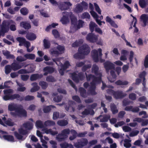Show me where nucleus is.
<instances>
[{
  "mask_svg": "<svg viewBox=\"0 0 148 148\" xmlns=\"http://www.w3.org/2000/svg\"><path fill=\"white\" fill-rule=\"evenodd\" d=\"M84 56L88 54L90 52V49L86 44H84L81 46L78 49Z\"/></svg>",
  "mask_w": 148,
  "mask_h": 148,
  "instance_id": "obj_9",
  "label": "nucleus"
},
{
  "mask_svg": "<svg viewBox=\"0 0 148 148\" xmlns=\"http://www.w3.org/2000/svg\"><path fill=\"white\" fill-rule=\"evenodd\" d=\"M110 107L111 110L113 114H115L118 112V110L115 104L114 103L111 104Z\"/></svg>",
  "mask_w": 148,
  "mask_h": 148,
  "instance_id": "obj_26",
  "label": "nucleus"
},
{
  "mask_svg": "<svg viewBox=\"0 0 148 148\" xmlns=\"http://www.w3.org/2000/svg\"><path fill=\"white\" fill-rule=\"evenodd\" d=\"M128 82L126 81H123L121 80H118L115 82L116 85L118 86H125L128 84Z\"/></svg>",
  "mask_w": 148,
  "mask_h": 148,
  "instance_id": "obj_32",
  "label": "nucleus"
},
{
  "mask_svg": "<svg viewBox=\"0 0 148 148\" xmlns=\"http://www.w3.org/2000/svg\"><path fill=\"white\" fill-rule=\"evenodd\" d=\"M59 8L61 10H67L68 9V7H67L64 3L60 4L59 6Z\"/></svg>",
  "mask_w": 148,
  "mask_h": 148,
  "instance_id": "obj_48",
  "label": "nucleus"
},
{
  "mask_svg": "<svg viewBox=\"0 0 148 148\" xmlns=\"http://www.w3.org/2000/svg\"><path fill=\"white\" fill-rule=\"evenodd\" d=\"M139 4L142 8H144L148 5V2L145 0H139Z\"/></svg>",
  "mask_w": 148,
  "mask_h": 148,
  "instance_id": "obj_30",
  "label": "nucleus"
},
{
  "mask_svg": "<svg viewBox=\"0 0 148 148\" xmlns=\"http://www.w3.org/2000/svg\"><path fill=\"white\" fill-rule=\"evenodd\" d=\"M46 81L49 82H53L56 81V80L52 75H49L46 78Z\"/></svg>",
  "mask_w": 148,
  "mask_h": 148,
  "instance_id": "obj_40",
  "label": "nucleus"
},
{
  "mask_svg": "<svg viewBox=\"0 0 148 148\" xmlns=\"http://www.w3.org/2000/svg\"><path fill=\"white\" fill-rule=\"evenodd\" d=\"M91 54L92 58L95 62H98L99 59L101 62H104L105 60L102 59V49L101 48L98 49V51L95 49L92 50L91 51Z\"/></svg>",
  "mask_w": 148,
  "mask_h": 148,
  "instance_id": "obj_4",
  "label": "nucleus"
},
{
  "mask_svg": "<svg viewBox=\"0 0 148 148\" xmlns=\"http://www.w3.org/2000/svg\"><path fill=\"white\" fill-rule=\"evenodd\" d=\"M34 96L28 95L26 96L24 98V100L25 101H31L34 99Z\"/></svg>",
  "mask_w": 148,
  "mask_h": 148,
  "instance_id": "obj_62",
  "label": "nucleus"
},
{
  "mask_svg": "<svg viewBox=\"0 0 148 148\" xmlns=\"http://www.w3.org/2000/svg\"><path fill=\"white\" fill-rule=\"evenodd\" d=\"M94 5L96 11L99 14H101V10L98 4L96 3H94Z\"/></svg>",
  "mask_w": 148,
  "mask_h": 148,
  "instance_id": "obj_56",
  "label": "nucleus"
},
{
  "mask_svg": "<svg viewBox=\"0 0 148 148\" xmlns=\"http://www.w3.org/2000/svg\"><path fill=\"white\" fill-rule=\"evenodd\" d=\"M80 95L83 98H86L87 95L86 90L82 87H80L79 89Z\"/></svg>",
  "mask_w": 148,
  "mask_h": 148,
  "instance_id": "obj_22",
  "label": "nucleus"
},
{
  "mask_svg": "<svg viewBox=\"0 0 148 148\" xmlns=\"http://www.w3.org/2000/svg\"><path fill=\"white\" fill-rule=\"evenodd\" d=\"M43 77L42 74H39L35 73L32 74L30 77V80L31 81H34L37 79L41 78Z\"/></svg>",
  "mask_w": 148,
  "mask_h": 148,
  "instance_id": "obj_18",
  "label": "nucleus"
},
{
  "mask_svg": "<svg viewBox=\"0 0 148 148\" xmlns=\"http://www.w3.org/2000/svg\"><path fill=\"white\" fill-rule=\"evenodd\" d=\"M74 58L76 59H82L85 58L84 55L79 51L78 50V52L75 53L73 56Z\"/></svg>",
  "mask_w": 148,
  "mask_h": 148,
  "instance_id": "obj_23",
  "label": "nucleus"
},
{
  "mask_svg": "<svg viewBox=\"0 0 148 148\" xmlns=\"http://www.w3.org/2000/svg\"><path fill=\"white\" fill-rule=\"evenodd\" d=\"M97 26V25L93 22H91L89 25V29L91 32H93L94 29V28Z\"/></svg>",
  "mask_w": 148,
  "mask_h": 148,
  "instance_id": "obj_41",
  "label": "nucleus"
},
{
  "mask_svg": "<svg viewBox=\"0 0 148 148\" xmlns=\"http://www.w3.org/2000/svg\"><path fill=\"white\" fill-rule=\"evenodd\" d=\"M59 113L58 112H55L53 113V120H56L59 117Z\"/></svg>",
  "mask_w": 148,
  "mask_h": 148,
  "instance_id": "obj_63",
  "label": "nucleus"
},
{
  "mask_svg": "<svg viewBox=\"0 0 148 148\" xmlns=\"http://www.w3.org/2000/svg\"><path fill=\"white\" fill-rule=\"evenodd\" d=\"M51 44L50 42L46 39L43 40V46L45 49H48L50 48Z\"/></svg>",
  "mask_w": 148,
  "mask_h": 148,
  "instance_id": "obj_36",
  "label": "nucleus"
},
{
  "mask_svg": "<svg viewBox=\"0 0 148 148\" xmlns=\"http://www.w3.org/2000/svg\"><path fill=\"white\" fill-rule=\"evenodd\" d=\"M21 13L23 15H26L29 12L28 10L26 8H23L20 10Z\"/></svg>",
  "mask_w": 148,
  "mask_h": 148,
  "instance_id": "obj_42",
  "label": "nucleus"
},
{
  "mask_svg": "<svg viewBox=\"0 0 148 148\" xmlns=\"http://www.w3.org/2000/svg\"><path fill=\"white\" fill-rule=\"evenodd\" d=\"M62 97L60 96H57L53 98V101L56 102L60 101L62 100Z\"/></svg>",
  "mask_w": 148,
  "mask_h": 148,
  "instance_id": "obj_61",
  "label": "nucleus"
},
{
  "mask_svg": "<svg viewBox=\"0 0 148 148\" xmlns=\"http://www.w3.org/2000/svg\"><path fill=\"white\" fill-rule=\"evenodd\" d=\"M55 125L54 121L50 120H48L45 121L44 123V125L46 127L49 126H53Z\"/></svg>",
  "mask_w": 148,
  "mask_h": 148,
  "instance_id": "obj_33",
  "label": "nucleus"
},
{
  "mask_svg": "<svg viewBox=\"0 0 148 148\" xmlns=\"http://www.w3.org/2000/svg\"><path fill=\"white\" fill-rule=\"evenodd\" d=\"M23 126L25 128L30 130L33 128V125L32 123L27 121L23 123Z\"/></svg>",
  "mask_w": 148,
  "mask_h": 148,
  "instance_id": "obj_19",
  "label": "nucleus"
},
{
  "mask_svg": "<svg viewBox=\"0 0 148 148\" xmlns=\"http://www.w3.org/2000/svg\"><path fill=\"white\" fill-rule=\"evenodd\" d=\"M20 25L25 29H28L31 28L30 24L26 22H22L20 23Z\"/></svg>",
  "mask_w": 148,
  "mask_h": 148,
  "instance_id": "obj_25",
  "label": "nucleus"
},
{
  "mask_svg": "<svg viewBox=\"0 0 148 148\" xmlns=\"http://www.w3.org/2000/svg\"><path fill=\"white\" fill-rule=\"evenodd\" d=\"M114 97L116 99H122L126 95V94L121 90H118L114 92Z\"/></svg>",
  "mask_w": 148,
  "mask_h": 148,
  "instance_id": "obj_13",
  "label": "nucleus"
},
{
  "mask_svg": "<svg viewBox=\"0 0 148 148\" xmlns=\"http://www.w3.org/2000/svg\"><path fill=\"white\" fill-rule=\"evenodd\" d=\"M71 66L69 62L68 61H66L64 64L61 66L62 68L64 70H66L68 68L69 66Z\"/></svg>",
  "mask_w": 148,
  "mask_h": 148,
  "instance_id": "obj_43",
  "label": "nucleus"
},
{
  "mask_svg": "<svg viewBox=\"0 0 148 148\" xmlns=\"http://www.w3.org/2000/svg\"><path fill=\"white\" fill-rule=\"evenodd\" d=\"M60 21L62 24H66L69 21L68 18L66 16H63L60 20Z\"/></svg>",
  "mask_w": 148,
  "mask_h": 148,
  "instance_id": "obj_39",
  "label": "nucleus"
},
{
  "mask_svg": "<svg viewBox=\"0 0 148 148\" xmlns=\"http://www.w3.org/2000/svg\"><path fill=\"white\" fill-rule=\"evenodd\" d=\"M8 110L11 112L10 114L13 117L18 116L21 118L26 117L27 116V112L21 104L11 103L8 105Z\"/></svg>",
  "mask_w": 148,
  "mask_h": 148,
  "instance_id": "obj_2",
  "label": "nucleus"
},
{
  "mask_svg": "<svg viewBox=\"0 0 148 148\" xmlns=\"http://www.w3.org/2000/svg\"><path fill=\"white\" fill-rule=\"evenodd\" d=\"M11 65L12 70L14 71L20 69L22 67V66H21L19 63L15 61H14Z\"/></svg>",
  "mask_w": 148,
  "mask_h": 148,
  "instance_id": "obj_15",
  "label": "nucleus"
},
{
  "mask_svg": "<svg viewBox=\"0 0 148 148\" xmlns=\"http://www.w3.org/2000/svg\"><path fill=\"white\" fill-rule=\"evenodd\" d=\"M83 7L80 3L77 4L74 9V12L76 13H80L83 11Z\"/></svg>",
  "mask_w": 148,
  "mask_h": 148,
  "instance_id": "obj_20",
  "label": "nucleus"
},
{
  "mask_svg": "<svg viewBox=\"0 0 148 148\" xmlns=\"http://www.w3.org/2000/svg\"><path fill=\"white\" fill-rule=\"evenodd\" d=\"M72 99L78 103H81V101L80 98L77 95L73 96L72 97Z\"/></svg>",
  "mask_w": 148,
  "mask_h": 148,
  "instance_id": "obj_53",
  "label": "nucleus"
},
{
  "mask_svg": "<svg viewBox=\"0 0 148 148\" xmlns=\"http://www.w3.org/2000/svg\"><path fill=\"white\" fill-rule=\"evenodd\" d=\"M4 95L3 97V99L5 101L8 100H13L15 99L19 98L20 101H22L24 99L23 97H20V95L18 94H11L13 93V90L11 89L5 90H3Z\"/></svg>",
  "mask_w": 148,
  "mask_h": 148,
  "instance_id": "obj_3",
  "label": "nucleus"
},
{
  "mask_svg": "<svg viewBox=\"0 0 148 148\" xmlns=\"http://www.w3.org/2000/svg\"><path fill=\"white\" fill-rule=\"evenodd\" d=\"M52 33L55 38H57L60 36V34L58 32L56 29L53 30Z\"/></svg>",
  "mask_w": 148,
  "mask_h": 148,
  "instance_id": "obj_54",
  "label": "nucleus"
},
{
  "mask_svg": "<svg viewBox=\"0 0 148 148\" xmlns=\"http://www.w3.org/2000/svg\"><path fill=\"white\" fill-rule=\"evenodd\" d=\"M92 67L90 64L84 65L82 68V70L83 72H85L87 70L90 69Z\"/></svg>",
  "mask_w": 148,
  "mask_h": 148,
  "instance_id": "obj_49",
  "label": "nucleus"
},
{
  "mask_svg": "<svg viewBox=\"0 0 148 148\" xmlns=\"http://www.w3.org/2000/svg\"><path fill=\"white\" fill-rule=\"evenodd\" d=\"M81 113L82 115V117H84L85 116L88 115L90 114V110L87 109H85L84 111L82 112Z\"/></svg>",
  "mask_w": 148,
  "mask_h": 148,
  "instance_id": "obj_52",
  "label": "nucleus"
},
{
  "mask_svg": "<svg viewBox=\"0 0 148 148\" xmlns=\"http://www.w3.org/2000/svg\"><path fill=\"white\" fill-rule=\"evenodd\" d=\"M14 23H10V25L9 26V28L12 31H15L16 30V23L15 22L13 21Z\"/></svg>",
  "mask_w": 148,
  "mask_h": 148,
  "instance_id": "obj_47",
  "label": "nucleus"
},
{
  "mask_svg": "<svg viewBox=\"0 0 148 148\" xmlns=\"http://www.w3.org/2000/svg\"><path fill=\"white\" fill-rule=\"evenodd\" d=\"M3 53L4 56L6 57L7 59H14L15 58L14 56L10 54V52L7 50L3 51Z\"/></svg>",
  "mask_w": 148,
  "mask_h": 148,
  "instance_id": "obj_21",
  "label": "nucleus"
},
{
  "mask_svg": "<svg viewBox=\"0 0 148 148\" xmlns=\"http://www.w3.org/2000/svg\"><path fill=\"white\" fill-rule=\"evenodd\" d=\"M39 85L42 88L45 89L47 87L48 84L45 82L44 81H41L39 83Z\"/></svg>",
  "mask_w": 148,
  "mask_h": 148,
  "instance_id": "obj_38",
  "label": "nucleus"
},
{
  "mask_svg": "<svg viewBox=\"0 0 148 148\" xmlns=\"http://www.w3.org/2000/svg\"><path fill=\"white\" fill-rule=\"evenodd\" d=\"M56 48L61 53H63L65 50L64 47L61 45H58L56 47Z\"/></svg>",
  "mask_w": 148,
  "mask_h": 148,
  "instance_id": "obj_55",
  "label": "nucleus"
},
{
  "mask_svg": "<svg viewBox=\"0 0 148 148\" xmlns=\"http://www.w3.org/2000/svg\"><path fill=\"white\" fill-rule=\"evenodd\" d=\"M98 36L92 32L89 33L87 35L86 40L90 42L94 43L97 42L98 40Z\"/></svg>",
  "mask_w": 148,
  "mask_h": 148,
  "instance_id": "obj_10",
  "label": "nucleus"
},
{
  "mask_svg": "<svg viewBox=\"0 0 148 148\" xmlns=\"http://www.w3.org/2000/svg\"><path fill=\"white\" fill-rule=\"evenodd\" d=\"M36 125L37 127L42 128L44 127L42 121L40 120H37L36 123Z\"/></svg>",
  "mask_w": 148,
  "mask_h": 148,
  "instance_id": "obj_44",
  "label": "nucleus"
},
{
  "mask_svg": "<svg viewBox=\"0 0 148 148\" xmlns=\"http://www.w3.org/2000/svg\"><path fill=\"white\" fill-rule=\"evenodd\" d=\"M68 123V122L66 120H59L58 121V124L60 126H63L67 125Z\"/></svg>",
  "mask_w": 148,
  "mask_h": 148,
  "instance_id": "obj_34",
  "label": "nucleus"
},
{
  "mask_svg": "<svg viewBox=\"0 0 148 148\" xmlns=\"http://www.w3.org/2000/svg\"><path fill=\"white\" fill-rule=\"evenodd\" d=\"M106 21L107 22L109 23L112 27L115 28L118 27V25L115 23L114 21L112 20L109 16H106Z\"/></svg>",
  "mask_w": 148,
  "mask_h": 148,
  "instance_id": "obj_17",
  "label": "nucleus"
},
{
  "mask_svg": "<svg viewBox=\"0 0 148 148\" xmlns=\"http://www.w3.org/2000/svg\"><path fill=\"white\" fill-rule=\"evenodd\" d=\"M55 107V106L53 105L47 106L43 108V110L44 113H47L50 112L52 108H53Z\"/></svg>",
  "mask_w": 148,
  "mask_h": 148,
  "instance_id": "obj_31",
  "label": "nucleus"
},
{
  "mask_svg": "<svg viewBox=\"0 0 148 148\" xmlns=\"http://www.w3.org/2000/svg\"><path fill=\"white\" fill-rule=\"evenodd\" d=\"M16 40L19 42V46H22L23 45L26 40L25 38L21 37H18L16 38Z\"/></svg>",
  "mask_w": 148,
  "mask_h": 148,
  "instance_id": "obj_35",
  "label": "nucleus"
},
{
  "mask_svg": "<svg viewBox=\"0 0 148 148\" xmlns=\"http://www.w3.org/2000/svg\"><path fill=\"white\" fill-rule=\"evenodd\" d=\"M70 133V130L69 128L64 129L57 135L56 139L59 142L64 141L68 137Z\"/></svg>",
  "mask_w": 148,
  "mask_h": 148,
  "instance_id": "obj_5",
  "label": "nucleus"
},
{
  "mask_svg": "<svg viewBox=\"0 0 148 148\" xmlns=\"http://www.w3.org/2000/svg\"><path fill=\"white\" fill-rule=\"evenodd\" d=\"M21 76V80L24 81H27L29 77V76L28 75H22Z\"/></svg>",
  "mask_w": 148,
  "mask_h": 148,
  "instance_id": "obj_60",
  "label": "nucleus"
},
{
  "mask_svg": "<svg viewBox=\"0 0 148 148\" xmlns=\"http://www.w3.org/2000/svg\"><path fill=\"white\" fill-rule=\"evenodd\" d=\"M4 123L7 125L12 127L14 125V123L12 121L11 119H8L7 120L4 122Z\"/></svg>",
  "mask_w": 148,
  "mask_h": 148,
  "instance_id": "obj_45",
  "label": "nucleus"
},
{
  "mask_svg": "<svg viewBox=\"0 0 148 148\" xmlns=\"http://www.w3.org/2000/svg\"><path fill=\"white\" fill-rule=\"evenodd\" d=\"M140 18L145 25H146L148 19L147 15L145 14H143L141 16Z\"/></svg>",
  "mask_w": 148,
  "mask_h": 148,
  "instance_id": "obj_28",
  "label": "nucleus"
},
{
  "mask_svg": "<svg viewBox=\"0 0 148 148\" xmlns=\"http://www.w3.org/2000/svg\"><path fill=\"white\" fill-rule=\"evenodd\" d=\"M3 138L6 140L10 142H14V138L13 136L11 135H4L3 136Z\"/></svg>",
  "mask_w": 148,
  "mask_h": 148,
  "instance_id": "obj_24",
  "label": "nucleus"
},
{
  "mask_svg": "<svg viewBox=\"0 0 148 148\" xmlns=\"http://www.w3.org/2000/svg\"><path fill=\"white\" fill-rule=\"evenodd\" d=\"M27 39L29 40H35L36 38V35L32 32H28L26 36Z\"/></svg>",
  "mask_w": 148,
  "mask_h": 148,
  "instance_id": "obj_16",
  "label": "nucleus"
},
{
  "mask_svg": "<svg viewBox=\"0 0 148 148\" xmlns=\"http://www.w3.org/2000/svg\"><path fill=\"white\" fill-rule=\"evenodd\" d=\"M110 118V116L106 115L104 116L103 118L101 119H100V121L102 122H107L108 121V119H109Z\"/></svg>",
  "mask_w": 148,
  "mask_h": 148,
  "instance_id": "obj_58",
  "label": "nucleus"
},
{
  "mask_svg": "<svg viewBox=\"0 0 148 148\" xmlns=\"http://www.w3.org/2000/svg\"><path fill=\"white\" fill-rule=\"evenodd\" d=\"M24 57L25 58L26 60L27 59L33 60L35 59V55L34 54L27 53L24 55Z\"/></svg>",
  "mask_w": 148,
  "mask_h": 148,
  "instance_id": "obj_27",
  "label": "nucleus"
},
{
  "mask_svg": "<svg viewBox=\"0 0 148 148\" xmlns=\"http://www.w3.org/2000/svg\"><path fill=\"white\" fill-rule=\"evenodd\" d=\"M74 102L72 101H69L68 103L65 105V108L67 111L71 112H73L75 109L74 106Z\"/></svg>",
  "mask_w": 148,
  "mask_h": 148,
  "instance_id": "obj_12",
  "label": "nucleus"
},
{
  "mask_svg": "<svg viewBox=\"0 0 148 148\" xmlns=\"http://www.w3.org/2000/svg\"><path fill=\"white\" fill-rule=\"evenodd\" d=\"M12 69L11 65H7L5 67V73L6 74H8L11 72Z\"/></svg>",
  "mask_w": 148,
  "mask_h": 148,
  "instance_id": "obj_37",
  "label": "nucleus"
},
{
  "mask_svg": "<svg viewBox=\"0 0 148 148\" xmlns=\"http://www.w3.org/2000/svg\"><path fill=\"white\" fill-rule=\"evenodd\" d=\"M72 79L76 83H78L79 80L82 81L84 78V76L82 72H79L77 74L76 73L73 72L71 74Z\"/></svg>",
  "mask_w": 148,
  "mask_h": 148,
  "instance_id": "obj_6",
  "label": "nucleus"
},
{
  "mask_svg": "<svg viewBox=\"0 0 148 148\" xmlns=\"http://www.w3.org/2000/svg\"><path fill=\"white\" fill-rule=\"evenodd\" d=\"M129 98L132 101H134L136 99V95L134 93L130 94L129 95Z\"/></svg>",
  "mask_w": 148,
  "mask_h": 148,
  "instance_id": "obj_59",
  "label": "nucleus"
},
{
  "mask_svg": "<svg viewBox=\"0 0 148 148\" xmlns=\"http://www.w3.org/2000/svg\"><path fill=\"white\" fill-rule=\"evenodd\" d=\"M60 145L61 148H73V146L71 144H69L66 142L61 143Z\"/></svg>",
  "mask_w": 148,
  "mask_h": 148,
  "instance_id": "obj_29",
  "label": "nucleus"
},
{
  "mask_svg": "<svg viewBox=\"0 0 148 148\" xmlns=\"http://www.w3.org/2000/svg\"><path fill=\"white\" fill-rule=\"evenodd\" d=\"M49 143L52 145V147L53 148H57V142L53 140H51L49 141Z\"/></svg>",
  "mask_w": 148,
  "mask_h": 148,
  "instance_id": "obj_64",
  "label": "nucleus"
},
{
  "mask_svg": "<svg viewBox=\"0 0 148 148\" xmlns=\"http://www.w3.org/2000/svg\"><path fill=\"white\" fill-rule=\"evenodd\" d=\"M71 23L72 25H75L77 24V18L74 16H71Z\"/></svg>",
  "mask_w": 148,
  "mask_h": 148,
  "instance_id": "obj_46",
  "label": "nucleus"
},
{
  "mask_svg": "<svg viewBox=\"0 0 148 148\" xmlns=\"http://www.w3.org/2000/svg\"><path fill=\"white\" fill-rule=\"evenodd\" d=\"M99 68L98 66L96 64H94L92 65V72L98 76L96 77L92 74L87 75L85 73L87 80L88 82L92 81L90 83V86L88 89L89 92L92 95L97 94V93L95 91L96 85L100 83L102 81V74L99 72Z\"/></svg>",
  "mask_w": 148,
  "mask_h": 148,
  "instance_id": "obj_1",
  "label": "nucleus"
},
{
  "mask_svg": "<svg viewBox=\"0 0 148 148\" xmlns=\"http://www.w3.org/2000/svg\"><path fill=\"white\" fill-rule=\"evenodd\" d=\"M144 66L146 68H148V55L146 56L144 61Z\"/></svg>",
  "mask_w": 148,
  "mask_h": 148,
  "instance_id": "obj_57",
  "label": "nucleus"
},
{
  "mask_svg": "<svg viewBox=\"0 0 148 148\" xmlns=\"http://www.w3.org/2000/svg\"><path fill=\"white\" fill-rule=\"evenodd\" d=\"M18 131L19 133L22 135H25L28 133V132L26 130H24L22 128L19 129Z\"/></svg>",
  "mask_w": 148,
  "mask_h": 148,
  "instance_id": "obj_50",
  "label": "nucleus"
},
{
  "mask_svg": "<svg viewBox=\"0 0 148 148\" xmlns=\"http://www.w3.org/2000/svg\"><path fill=\"white\" fill-rule=\"evenodd\" d=\"M88 143V141L86 138H82L78 140L74 144V146L77 148H82L86 146Z\"/></svg>",
  "mask_w": 148,
  "mask_h": 148,
  "instance_id": "obj_8",
  "label": "nucleus"
},
{
  "mask_svg": "<svg viewBox=\"0 0 148 148\" xmlns=\"http://www.w3.org/2000/svg\"><path fill=\"white\" fill-rule=\"evenodd\" d=\"M55 69L52 67L47 66L43 68V71L45 73L43 74L44 76H46L48 73L51 74L54 71Z\"/></svg>",
  "mask_w": 148,
  "mask_h": 148,
  "instance_id": "obj_14",
  "label": "nucleus"
},
{
  "mask_svg": "<svg viewBox=\"0 0 148 148\" xmlns=\"http://www.w3.org/2000/svg\"><path fill=\"white\" fill-rule=\"evenodd\" d=\"M14 134L15 136L17 139L19 140L22 139L23 137V136L16 131H15L14 132Z\"/></svg>",
  "mask_w": 148,
  "mask_h": 148,
  "instance_id": "obj_51",
  "label": "nucleus"
},
{
  "mask_svg": "<svg viewBox=\"0 0 148 148\" xmlns=\"http://www.w3.org/2000/svg\"><path fill=\"white\" fill-rule=\"evenodd\" d=\"M106 72L108 73L110 70L115 69L114 65L109 61H107L103 63Z\"/></svg>",
  "mask_w": 148,
  "mask_h": 148,
  "instance_id": "obj_11",
  "label": "nucleus"
},
{
  "mask_svg": "<svg viewBox=\"0 0 148 148\" xmlns=\"http://www.w3.org/2000/svg\"><path fill=\"white\" fill-rule=\"evenodd\" d=\"M14 23V22L12 20H10L9 21L4 20L1 25V31L5 33L8 32L9 30V27L10 25V23Z\"/></svg>",
  "mask_w": 148,
  "mask_h": 148,
  "instance_id": "obj_7",
  "label": "nucleus"
}]
</instances>
